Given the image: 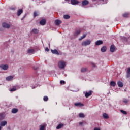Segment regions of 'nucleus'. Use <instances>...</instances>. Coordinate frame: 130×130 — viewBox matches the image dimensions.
I'll return each instance as SVG.
<instances>
[{"label": "nucleus", "mask_w": 130, "mask_h": 130, "mask_svg": "<svg viewBox=\"0 0 130 130\" xmlns=\"http://www.w3.org/2000/svg\"><path fill=\"white\" fill-rule=\"evenodd\" d=\"M91 40H86L82 42L81 45L82 46H87V45H90V44H91Z\"/></svg>", "instance_id": "obj_1"}, {"label": "nucleus", "mask_w": 130, "mask_h": 130, "mask_svg": "<svg viewBox=\"0 0 130 130\" xmlns=\"http://www.w3.org/2000/svg\"><path fill=\"white\" fill-rule=\"evenodd\" d=\"M58 66L59 69H64L66 67V62L63 61H60L58 62Z\"/></svg>", "instance_id": "obj_2"}, {"label": "nucleus", "mask_w": 130, "mask_h": 130, "mask_svg": "<svg viewBox=\"0 0 130 130\" xmlns=\"http://www.w3.org/2000/svg\"><path fill=\"white\" fill-rule=\"evenodd\" d=\"M2 27L6 29H9V28H11V25L6 22H4L2 23Z\"/></svg>", "instance_id": "obj_3"}, {"label": "nucleus", "mask_w": 130, "mask_h": 130, "mask_svg": "<svg viewBox=\"0 0 130 130\" xmlns=\"http://www.w3.org/2000/svg\"><path fill=\"white\" fill-rule=\"evenodd\" d=\"M80 2L78 0H71V5H73L74 6H76L78 5Z\"/></svg>", "instance_id": "obj_4"}, {"label": "nucleus", "mask_w": 130, "mask_h": 130, "mask_svg": "<svg viewBox=\"0 0 130 130\" xmlns=\"http://www.w3.org/2000/svg\"><path fill=\"white\" fill-rule=\"evenodd\" d=\"M0 68H1V69H2V70H4L5 71L8 70V69H9V66L8 65H0Z\"/></svg>", "instance_id": "obj_5"}, {"label": "nucleus", "mask_w": 130, "mask_h": 130, "mask_svg": "<svg viewBox=\"0 0 130 130\" xmlns=\"http://www.w3.org/2000/svg\"><path fill=\"white\" fill-rule=\"evenodd\" d=\"M81 34V29H76L74 32V36H78L79 34Z\"/></svg>", "instance_id": "obj_6"}, {"label": "nucleus", "mask_w": 130, "mask_h": 130, "mask_svg": "<svg viewBox=\"0 0 130 130\" xmlns=\"http://www.w3.org/2000/svg\"><path fill=\"white\" fill-rule=\"evenodd\" d=\"M92 90H90L88 92H86L85 93V97L86 98H88V97H90L91 95H92Z\"/></svg>", "instance_id": "obj_7"}, {"label": "nucleus", "mask_w": 130, "mask_h": 130, "mask_svg": "<svg viewBox=\"0 0 130 130\" xmlns=\"http://www.w3.org/2000/svg\"><path fill=\"white\" fill-rule=\"evenodd\" d=\"M82 6H87V5H89V1L88 0H84L82 2Z\"/></svg>", "instance_id": "obj_8"}, {"label": "nucleus", "mask_w": 130, "mask_h": 130, "mask_svg": "<svg viewBox=\"0 0 130 130\" xmlns=\"http://www.w3.org/2000/svg\"><path fill=\"white\" fill-rule=\"evenodd\" d=\"M40 24L42 25V26H44V25H45V24H46V20H45V19H42L40 21Z\"/></svg>", "instance_id": "obj_9"}, {"label": "nucleus", "mask_w": 130, "mask_h": 130, "mask_svg": "<svg viewBox=\"0 0 130 130\" xmlns=\"http://www.w3.org/2000/svg\"><path fill=\"white\" fill-rule=\"evenodd\" d=\"M51 52L52 53H53V54H56L57 55H59V53H58V51H57L56 49L51 50Z\"/></svg>", "instance_id": "obj_10"}, {"label": "nucleus", "mask_w": 130, "mask_h": 130, "mask_svg": "<svg viewBox=\"0 0 130 130\" xmlns=\"http://www.w3.org/2000/svg\"><path fill=\"white\" fill-rule=\"evenodd\" d=\"M61 21L57 19L55 21V24L56 25V26H59L61 24Z\"/></svg>", "instance_id": "obj_11"}, {"label": "nucleus", "mask_w": 130, "mask_h": 130, "mask_svg": "<svg viewBox=\"0 0 130 130\" xmlns=\"http://www.w3.org/2000/svg\"><path fill=\"white\" fill-rule=\"evenodd\" d=\"M74 105L79 107H82V106H84V104H82L81 103H75Z\"/></svg>", "instance_id": "obj_12"}, {"label": "nucleus", "mask_w": 130, "mask_h": 130, "mask_svg": "<svg viewBox=\"0 0 130 130\" xmlns=\"http://www.w3.org/2000/svg\"><path fill=\"white\" fill-rule=\"evenodd\" d=\"M103 117H104L105 119H108V118H109V116H108V114H107L106 113H104V114H103Z\"/></svg>", "instance_id": "obj_13"}, {"label": "nucleus", "mask_w": 130, "mask_h": 130, "mask_svg": "<svg viewBox=\"0 0 130 130\" xmlns=\"http://www.w3.org/2000/svg\"><path fill=\"white\" fill-rule=\"evenodd\" d=\"M101 50L102 52H105V51H106V50H107V48L106 47V46H104L103 47H102L101 48Z\"/></svg>", "instance_id": "obj_14"}, {"label": "nucleus", "mask_w": 130, "mask_h": 130, "mask_svg": "<svg viewBox=\"0 0 130 130\" xmlns=\"http://www.w3.org/2000/svg\"><path fill=\"white\" fill-rule=\"evenodd\" d=\"M101 44H103V42H102V41H101V40L97 41L95 42L96 45H101Z\"/></svg>", "instance_id": "obj_15"}, {"label": "nucleus", "mask_w": 130, "mask_h": 130, "mask_svg": "<svg viewBox=\"0 0 130 130\" xmlns=\"http://www.w3.org/2000/svg\"><path fill=\"white\" fill-rule=\"evenodd\" d=\"M110 85L111 87H115L116 86V83L114 81H111Z\"/></svg>", "instance_id": "obj_16"}, {"label": "nucleus", "mask_w": 130, "mask_h": 130, "mask_svg": "<svg viewBox=\"0 0 130 130\" xmlns=\"http://www.w3.org/2000/svg\"><path fill=\"white\" fill-rule=\"evenodd\" d=\"M32 33H34L35 34H38L39 33V30L34 28L32 30Z\"/></svg>", "instance_id": "obj_17"}, {"label": "nucleus", "mask_w": 130, "mask_h": 130, "mask_svg": "<svg viewBox=\"0 0 130 130\" xmlns=\"http://www.w3.org/2000/svg\"><path fill=\"white\" fill-rule=\"evenodd\" d=\"M117 85L120 88H122V87H123V83H122L121 81H118L117 82Z\"/></svg>", "instance_id": "obj_18"}, {"label": "nucleus", "mask_w": 130, "mask_h": 130, "mask_svg": "<svg viewBox=\"0 0 130 130\" xmlns=\"http://www.w3.org/2000/svg\"><path fill=\"white\" fill-rule=\"evenodd\" d=\"M63 127V124H59L57 127H56V129H60V128Z\"/></svg>", "instance_id": "obj_19"}, {"label": "nucleus", "mask_w": 130, "mask_h": 130, "mask_svg": "<svg viewBox=\"0 0 130 130\" xmlns=\"http://www.w3.org/2000/svg\"><path fill=\"white\" fill-rule=\"evenodd\" d=\"M110 50L111 52H114L115 48H114V46L113 45H112L110 46Z\"/></svg>", "instance_id": "obj_20"}, {"label": "nucleus", "mask_w": 130, "mask_h": 130, "mask_svg": "<svg viewBox=\"0 0 130 130\" xmlns=\"http://www.w3.org/2000/svg\"><path fill=\"white\" fill-rule=\"evenodd\" d=\"M7 121H3L1 122L0 125L1 126H5V125H6V124H7Z\"/></svg>", "instance_id": "obj_21"}, {"label": "nucleus", "mask_w": 130, "mask_h": 130, "mask_svg": "<svg viewBox=\"0 0 130 130\" xmlns=\"http://www.w3.org/2000/svg\"><path fill=\"white\" fill-rule=\"evenodd\" d=\"M19 111V110L17 108H13L12 110V113H17Z\"/></svg>", "instance_id": "obj_22"}, {"label": "nucleus", "mask_w": 130, "mask_h": 130, "mask_svg": "<svg viewBox=\"0 0 130 130\" xmlns=\"http://www.w3.org/2000/svg\"><path fill=\"white\" fill-rule=\"evenodd\" d=\"M128 16H129V14L128 13H125L122 14L123 18H128Z\"/></svg>", "instance_id": "obj_23"}, {"label": "nucleus", "mask_w": 130, "mask_h": 130, "mask_svg": "<svg viewBox=\"0 0 130 130\" xmlns=\"http://www.w3.org/2000/svg\"><path fill=\"white\" fill-rule=\"evenodd\" d=\"M23 13V9H19L17 12V16H20Z\"/></svg>", "instance_id": "obj_24"}, {"label": "nucleus", "mask_w": 130, "mask_h": 130, "mask_svg": "<svg viewBox=\"0 0 130 130\" xmlns=\"http://www.w3.org/2000/svg\"><path fill=\"white\" fill-rule=\"evenodd\" d=\"M13 78L14 77L13 76H8V77H6V80L7 81H12V80H13Z\"/></svg>", "instance_id": "obj_25"}, {"label": "nucleus", "mask_w": 130, "mask_h": 130, "mask_svg": "<svg viewBox=\"0 0 130 130\" xmlns=\"http://www.w3.org/2000/svg\"><path fill=\"white\" fill-rule=\"evenodd\" d=\"M63 18L64 19H65L66 20H69V19H70V18H71V16H70V15H68V14H66V15H64L63 16Z\"/></svg>", "instance_id": "obj_26"}, {"label": "nucleus", "mask_w": 130, "mask_h": 130, "mask_svg": "<svg viewBox=\"0 0 130 130\" xmlns=\"http://www.w3.org/2000/svg\"><path fill=\"white\" fill-rule=\"evenodd\" d=\"M86 36H87V35L84 34L83 36H82L81 38L79 39V41H81V40H83V39H84V38H85Z\"/></svg>", "instance_id": "obj_27"}, {"label": "nucleus", "mask_w": 130, "mask_h": 130, "mask_svg": "<svg viewBox=\"0 0 130 130\" xmlns=\"http://www.w3.org/2000/svg\"><path fill=\"white\" fill-rule=\"evenodd\" d=\"M34 52V49H29L27 50V53H33Z\"/></svg>", "instance_id": "obj_28"}, {"label": "nucleus", "mask_w": 130, "mask_h": 130, "mask_svg": "<svg viewBox=\"0 0 130 130\" xmlns=\"http://www.w3.org/2000/svg\"><path fill=\"white\" fill-rule=\"evenodd\" d=\"M40 130H45V126L44 125H40Z\"/></svg>", "instance_id": "obj_29"}, {"label": "nucleus", "mask_w": 130, "mask_h": 130, "mask_svg": "<svg viewBox=\"0 0 130 130\" xmlns=\"http://www.w3.org/2000/svg\"><path fill=\"white\" fill-rule=\"evenodd\" d=\"M5 118V115L3 113L0 114V120H2V119H4Z\"/></svg>", "instance_id": "obj_30"}, {"label": "nucleus", "mask_w": 130, "mask_h": 130, "mask_svg": "<svg viewBox=\"0 0 130 130\" xmlns=\"http://www.w3.org/2000/svg\"><path fill=\"white\" fill-rule=\"evenodd\" d=\"M129 102V100L126 99H123V102H124V103H128V102Z\"/></svg>", "instance_id": "obj_31"}, {"label": "nucleus", "mask_w": 130, "mask_h": 130, "mask_svg": "<svg viewBox=\"0 0 130 130\" xmlns=\"http://www.w3.org/2000/svg\"><path fill=\"white\" fill-rule=\"evenodd\" d=\"M120 112H121V113H122L123 114H124L125 115H126V114H127V112H126V111L123 110H121Z\"/></svg>", "instance_id": "obj_32"}, {"label": "nucleus", "mask_w": 130, "mask_h": 130, "mask_svg": "<svg viewBox=\"0 0 130 130\" xmlns=\"http://www.w3.org/2000/svg\"><path fill=\"white\" fill-rule=\"evenodd\" d=\"M81 71L82 72V73H85V72H87V68H82L81 70Z\"/></svg>", "instance_id": "obj_33"}, {"label": "nucleus", "mask_w": 130, "mask_h": 130, "mask_svg": "<svg viewBox=\"0 0 130 130\" xmlns=\"http://www.w3.org/2000/svg\"><path fill=\"white\" fill-rule=\"evenodd\" d=\"M17 90V88L16 87H13L12 88L10 89L11 92H14V91H16Z\"/></svg>", "instance_id": "obj_34"}, {"label": "nucleus", "mask_w": 130, "mask_h": 130, "mask_svg": "<svg viewBox=\"0 0 130 130\" xmlns=\"http://www.w3.org/2000/svg\"><path fill=\"white\" fill-rule=\"evenodd\" d=\"M79 117L84 118V117H85V115H84L83 113H80L79 114Z\"/></svg>", "instance_id": "obj_35"}, {"label": "nucleus", "mask_w": 130, "mask_h": 130, "mask_svg": "<svg viewBox=\"0 0 130 130\" xmlns=\"http://www.w3.org/2000/svg\"><path fill=\"white\" fill-rule=\"evenodd\" d=\"M44 101H47L48 100V97L44 96L43 98Z\"/></svg>", "instance_id": "obj_36"}, {"label": "nucleus", "mask_w": 130, "mask_h": 130, "mask_svg": "<svg viewBox=\"0 0 130 130\" xmlns=\"http://www.w3.org/2000/svg\"><path fill=\"white\" fill-rule=\"evenodd\" d=\"M38 16V14L36 11L34 12V17H37Z\"/></svg>", "instance_id": "obj_37"}, {"label": "nucleus", "mask_w": 130, "mask_h": 130, "mask_svg": "<svg viewBox=\"0 0 130 130\" xmlns=\"http://www.w3.org/2000/svg\"><path fill=\"white\" fill-rule=\"evenodd\" d=\"M126 78H130V73L126 72Z\"/></svg>", "instance_id": "obj_38"}, {"label": "nucleus", "mask_w": 130, "mask_h": 130, "mask_svg": "<svg viewBox=\"0 0 130 130\" xmlns=\"http://www.w3.org/2000/svg\"><path fill=\"white\" fill-rule=\"evenodd\" d=\"M60 84H61V85H62L63 84H66V82L63 80H61L60 81Z\"/></svg>", "instance_id": "obj_39"}, {"label": "nucleus", "mask_w": 130, "mask_h": 130, "mask_svg": "<svg viewBox=\"0 0 130 130\" xmlns=\"http://www.w3.org/2000/svg\"><path fill=\"white\" fill-rule=\"evenodd\" d=\"M45 51H47V52H48V51H49V49H48V48L46 47L45 48Z\"/></svg>", "instance_id": "obj_40"}, {"label": "nucleus", "mask_w": 130, "mask_h": 130, "mask_svg": "<svg viewBox=\"0 0 130 130\" xmlns=\"http://www.w3.org/2000/svg\"><path fill=\"white\" fill-rule=\"evenodd\" d=\"M127 73H130V68H129L127 69Z\"/></svg>", "instance_id": "obj_41"}, {"label": "nucleus", "mask_w": 130, "mask_h": 130, "mask_svg": "<svg viewBox=\"0 0 130 130\" xmlns=\"http://www.w3.org/2000/svg\"><path fill=\"white\" fill-rule=\"evenodd\" d=\"M94 130H100V128L95 127L94 128Z\"/></svg>", "instance_id": "obj_42"}, {"label": "nucleus", "mask_w": 130, "mask_h": 130, "mask_svg": "<svg viewBox=\"0 0 130 130\" xmlns=\"http://www.w3.org/2000/svg\"><path fill=\"white\" fill-rule=\"evenodd\" d=\"M92 66L93 67V68H95V67H96V65H95V64L94 63H92Z\"/></svg>", "instance_id": "obj_43"}, {"label": "nucleus", "mask_w": 130, "mask_h": 130, "mask_svg": "<svg viewBox=\"0 0 130 130\" xmlns=\"http://www.w3.org/2000/svg\"><path fill=\"white\" fill-rule=\"evenodd\" d=\"M83 124V122H79V125H82Z\"/></svg>", "instance_id": "obj_44"}, {"label": "nucleus", "mask_w": 130, "mask_h": 130, "mask_svg": "<svg viewBox=\"0 0 130 130\" xmlns=\"http://www.w3.org/2000/svg\"><path fill=\"white\" fill-rule=\"evenodd\" d=\"M35 70H37V68H34Z\"/></svg>", "instance_id": "obj_45"}, {"label": "nucleus", "mask_w": 130, "mask_h": 130, "mask_svg": "<svg viewBox=\"0 0 130 130\" xmlns=\"http://www.w3.org/2000/svg\"><path fill=\"white\" fill-rule=\"evenodd\" d=\"M15 8H11V10H15Z\"/></svg>", "instance_id": "obj_46"}, {"label": "nucleus", "mask_w": 130, "mask_h": 130, "mask_svg": "<svg viewBox=\"0 0 130 130\" xmlns=\"http://www.w3.org/2000/svg\"><path fill=\"white\" fill-rule=\"evenodd\" d=\"M2 129V127L1 126H0V130H1Z\"/></svg>", "instance_id": "obj_47"}, {"label": "nucleus", "mask_w": 130, "mask_h": 130, "mask_svg": "<svg viewBox=\"0 0 130 130\" xmlns=\"http://www.w3.org/2000/svg\"><path fill=\"white\" fill-rule=\"evenodd\" d=\"M93 2H95V1H97V0H92Z\"/></svg>", "instance_id": "obj_48"}, {"label": "nucleus", "mask_w": 130, "mask_h": 130, "mask_svg": "<svg viewBox=\"0 0 130 130\" xmlns=\"http://www.w3.org/2000/svg\"><path fill=\"white\" fill-rule=\"evenodd\" d=\"M101 1H102V2H104V0H101Z\"/></svg>", "instance_id": "obj_49"}]
</instances>
